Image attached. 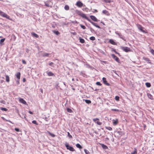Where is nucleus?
I'll use <instances>...</instances> for the list:
<instances>
[{"instance_id":"f257e3e1","label":"nucleus","mask_w":154,"mask_h":154,"mask_svg":"<svg viewBox=\"0 0 154 154\" xmlns=\"http://www.w3.org/2000/svg\"><path fill=\"white\" fill-rule=\"evenodd\" d=\"M75 13L78 14L79 15L81 16L82 17L85 19L90 23H91L93 25L99 28H100V26L97 25L96 23H94L91 21V20L89 19L88 17L86 16V14H84L82 12L78 10H76L75 11Z\"/></svg>"},{"instance_id":"f03ea898","label":"nucleus","mask_w":154,"mask_h":154,"mask_svg":"<svg viewBox=\"0 0 154 154\" xmlns=\"http://www.w3.org/2000/svg\"><path fill=\"white\" fill-rule=\"evenodd\" d=\"M137 27L138 29L143 32L145 33H148L147 31L141 25L137 24Z\"/></svg>"},{"instance_id":"7ed1b4c3","label":"nucleus","mask_w":154,"mask_h":154,"mask_svg":"<svg viewBox=\"0 0 154 154\" xmlns=\"http://www.w3.org/2000/svg\"><path fill=\"white\" fill-rule=\"evenodd\" d=\"M0 15L1 16L11 20V19L10 18V16L7 15L6 14L1 11L0 10Z\"/></svg>"},{"instance_id":"20e7f679","label":"nucleus","mask_w":154,"mask_h":154,"mask_svg":"<svg viewBox=\"0 0 154 154\" xmlns=\"http://www.w3.org/2000/svg\"><path fill=\"white\" fill-rule=\"evenodd\" d=\"M65 146L67 149L73 152L75 150L74 148L72 146H69V144L67 143H65Z\"/></svg>"},{"instance_id":"39448f33","label":"nucleus","mask_w":154,"mask_h":154,"mask_svg":"<svg viewBox=\"0 0 154 154\" xmlns=\"http://www.w3.org/2000/svg\"><path fill=\"white\" fill-rule=\"evenodd\" d=\"M121 49L124 51L126 52H130L131 51L130 48L127 47H122Z\"/></svg>"},{"instance_id":"423d86ee","label":"nucleus","mask_w":154,"mask_h":154,"mask_svg":"<svg viewBox=\"0 0 154 154\" xmlns=\"http://www.w3.org/2000/svg\"><path fill=\"white\" fill-rule=\"evenodd\" d=\"M93 121L99 125H101L102 124V123L99 121V119L98 118H95L93 119Z\"/></svg>"},{"instance_id":"0eeeda50","label":"nucleus","mask_w":154,"mask_h":154,"mask_svg":"<svg viewBox=\"0 0 154 154\" xmlns=\"http://www.w3.org/2000/svg\"><path fill=\"white\" fill-rule=\"evenodd\" d=\"M112 57L117 62L120 63V61L119 58L114 54L111 55Z\"/></svg>"},{"instance_id":"6e6552de","label":"nucleus","mask_w":154,"mask_h":154,"mask_svg":"<svg viewBox=\"0 0 154 154\" xmlns=\"http://www.w3.org/2000/svg\"><path fill=\"white\" fill-rule=\"evenodd\" d=\"M116 33L117 35L119 37L124 41H126L124 36L120 33H119L117 32H116Z\"/></svg>"},{"instance_id":"1a4fd4ad","label":"nucleus","mask_w":154,"mask_h":154,"mask_svg":"<svg viewBox=\"0 0 154 154\" xmlns=\"http://www.w3.org/2000/svg\"><path fill=\"white\" fill-rule=\"evenodd\" d=\"M76 5L79 7H81L83 6V4L81 2L78 1L76 3Z\"/></svg>"},{"instance_id":"9d476101","label":"nucleus","mask_w":154,"mask_h":154,"mask_svg":"<svg viewBox=\"0 0 154 154\" xmlns=\"http://www.w3.org/2000/svg\"><path fill=\"white\" fill-rule=\"evenodd\" d=\"M102 80L103 82V83H104V84L106 85H109V83L107 82V81H106V79L105 78L103 77L102 78Z\"/></svg>"},{"instance_id":"9b49d317","label":"nucleus","mask_w":154,"mask_h":154,"mask_svg":"<svg viewBox=\"0 0 154 154\" xmlns=\"http://www.w3.org/2000/svg\"><path fill=\"white\" fill-rule=\"evenodd\" d=\"M109 42L113 45H117V44L116 42L114 41L112 39H110L109 40Z\"/></svg>"},{"instance_id":"f8f14e48","label":"nucleus","mask_w":154,"mask_h":154,"mask_svg":"<svg viewBox=\"0 0 154 154\" xmlns=\"http://www.w3.org/2000/svg\"><path fill=\"white\" fill-rule=\"evenodd\" d=\"M90 17L92 20H94V21L97 22L98 20L94 16L91 15L90 16Z\"/></svg>"},{"instance_id":"ddd939ff","label":"nucleus","mask_w":154,"mask_h":154,"mask_svg":"<svg viewBox=\"0 0 154 154\" xmlns=\"http://www.w3.org/2000/svg\"><path fill=\"white\" fill-rule=\"evenodd\" d=\"M20 73L19 72H17L16 74V77L19 80L20 79Z\"/></svg>"},{"instance_id":"4468645a","label":"nucleus","mask_w":154,"mask_h":154,"mask_svg":"<svg viewBox=\"0 0 154 154\" xmlns=\"http://www.w3.org/2000/svg\"><path fill=\"white\" fill-rule=\"evenodd\" d=\"M143 60H144L146 61L147 62V63H149L150 64H152V63L150 62V60L149 59V58L145 57H143Z\"/></svg>"},{"instance_id":"2eb2a0df","label":"nucleus","mask_w":154,"mask_h":154,"mask_svg":"<svg viewBox=\"0 0 154 154\" xmlns=\"http://www.w3.org/2000/svg\"><path fill=\"white\" fill-rule=\"evenodd\" d=\"M19 101L23 103V104H26V101L23 99H22V98H20V99H19Z\"/></svg>"},{"instance_id":"dca6fc26","label":"nucleus","mask_w":154,"mask_h":154,"mask_svg":"<svg viewBox=\"0 0 154 154\" xmlns=\"http://www.w3.org/2000/svg\"><path fill=\"white\" fill-rule=\"evenodd\" d=\"M113 125H116L118 124V119H116V120H112Z\"/></svg>"},{"instance_id":"f3484780","label":"nucleus","mask_w":154,"mask_h":154,"mask_svg":"<svg viewBox=\"0 0 154 154\" xmlns=\"http://www.w3.org/2000/svg\"><path fill=\"white\" fill-rule=\"evenodd\" d=\"M102 13L103 14H106L108 16L109 15V12H108V11H106V10H103L102 11Z\"/></svg>"},{"instance_id":"a211bd4d","label":"nucleus","mask_w":154,"mask_h":154,"mask_svg":"<svg viewBox=\"0 0 154 154\" xmlns=\"http://www.w3.org/2000/svg\"><path fill=\"white\" fill-rule=\"evenodd\" d=\"M147 96L148 98L152 100H153V96L150 94H147Z\"/></svg>"},{"instance_id":"6ab92c4d","label":"nucleus","mask_w":154,"mask_h":154,"mask_svg":"<svg viewBox=\"0 0 154 154\" xmlns=\"http://www.w3.org/2000/svg\"><path fill=\"white\" fill-rule=\"evenodd\" d=\"M80 41V42L82 43H84L85 42V40L81 38V37H79V38Z\"/></svg>"},{"instance_id":"aec40b11","label":"nucleus","mask_w":154,"mask_h":154,"mask_svg":"<svg viewBox=\"0 0 154 154\" xmlns=\"http://www.w3.org/2000/svg\"><path fill=\"white\" fill-rule=\"evenodd\" d=\"M48 75L49 76H54V75L53 73L52 72H47Z\"/></svg>"},{"instance_id":"412c9836","label":"nucleus","mask_w":154,"mask_h":154,"mask_svg":"<svg viewBox=\"0 0 154 154\" xmlns=\"http://www.w3.org/2000/svg\"><path fill=\"white\" fill-rule=\"evenodd\" d=\"M31 35L34 37H35L36 38H38V35L36 34L35 33L32 32L31 33Z\"/></svg>"},{"instance_id":"4be33fe9","label":"nucleus","mask_w":154,"mask_h":154,"mask_svg":"<svg viewBox=\"0 0 154 154\" xmlns=\"http://www.w3.org/2000/svg\"><path fill=\"white\" fill-rule=\"evenodd\" d=\"M80 75H81L83 76L84 77H87L86 75L83 72H81L80 73Z\"/></svg>"},{"instance_id":"5701e85b","label":"nucleus","mask_w":154,"mask_h":154,"mask_svg":"<svg viewBox=\"0 0 154 154\" xmlns=\"http://www.w3.org/2000/svg\"><path fill=\"white\" fill-rule=\"evenodd\" d=\"M5 77L6 81L8 82H9L10 81V79L9 76L8 75H6Z\"/></svg>"},{"instance_id":"b1692460","label":"nucleus","mask_w":154,"mask_h":154,"mask_svg":"<svg viewBox=\"0 0 154 154\" xmlns=\"http://www.w3.org/2000/svg\"><path fill=\"white\" fill-rule=\"evenodd\" d=\"M100 145L104 149H107L108 148V147L103 144H100Z\"/></svg>"},{"instance_id":"393cba45","label":"nucleus","mask_w":154,"mask_h":154,"mask_svg":"<svg viewBox=\"0 0 154 154\" xmlns=\"http://www.w3.org/2000/svg\"><path fill=\"white\" fill-rule=\"evenodd\" d=\"M145 85L146 86L148 87L149 88L151 87V85L150 83L147 82L145 83Z\"/></svg>"},{"instance_id":"a878e982","label":"nucleus","mask_w":154,"mask_h":154,"mask_svg":"<svg viewBox=\"0 0 154 154\" xmlns=\"http://www.w3.org/2000/svg\"><path fill=\"white\" fill-rule=\"evenodd\" d=\"M48 133L52 137H54L55 136L54 134L51 133L49 131H48Z\"/></svg>"},{"instance_id":"bb28decb","label":"nucleus","mask_w":154,"mask_h":154,"mask_svg":"<svg viewBox=\"0 0 154 154\" xmlns=\"http://www.w3.org/2000/svg\"><path fill=\"white\" fill-rule=\"evenodd\" d=\"M76 146L77 147L79 148V149H82V146L80 145L79 143H77L76 145Z\"/></svg>"},{"instance_id":"cd10ccee","label":"nucleus","mask_w":154,"mask_h":154,"mask_svg":"<svg viewBox=\"0 0 154 154\" xmlns=\"http://www.w3.org/2000/svg\"><path fill=\"white\" fill-rule=\"evenodd\" d=\"M85 102L88 104H90L91 103V101L90 100H85Z\"/></svg>"},{"instance_id":"c85d7f7f","label":"nucleus","mask_w":154,"mask_h":154,"mask_svg":"<svg viewBox=\"0 0 154 154\" xmlns=\"http://www.w3.org/2000/svg\"><path fill=\"white\" fill-rule=\"evenodd\" d=\"M65 9L66 10H68L69 9V7L68 5H66L64 7Z\"/></svg>"},{"instance_id":"c756f323","label":"nucleus","mask_w":154,"mask_h":154,"mask_svg":"<svg viewBox=\"0 0 154 154\" xmlns=\"http://www.w3.org/2000/svg\"><path fill=\"white\" fill-rule=\"evenodd\" d=\"M49 55V54L48 53H45L43 55V57H48Z\"/></svg>"},{"instance_id":"7c9ffc66","label":"nucleus","mask_w":154,"mask_h":154,"mask_svg":"<svg viewBox=\"0 0 154 154\" xmlns=\"http://www.w3.org/2000/svg\"><path fill=\"white\" fill-rule=\"evenodd\" d=\"M5 38H4L1 39V40H0V44H1V45H2V43L4 42V41L5 40Z\"/></svg>"},{"instance_id":"2f4dec72","label":"nucleus","mask_w":154,"mask_h":154,"mask_svg":"<svg viewBox=\"0 0 154 154\" xmlns=\"http://www.w3.org/2000/svg\"><path fill=\"white\" fill-rule=\"evenodd\" d=\"M105 128H106V129H107V130H108L109 131H112V128L110 127H106Z\"/></svg>"},{"instance_id":"473e14b6","label":"nucleus","mask_w":154,"mask_h":154,"mask_svg":"<svg viewBox=\"0 0 154 154\" xmlns=\"http://www.w3.org/2000/svg\"><path fill=\"white\" fill-rule=\"evenodd\" d=\"M90 39L92 41H94L95 40V38L94 36H91L90 37Z\"/></svg>"},{"instance_id":"72a5a7b5","label":"nucleus","mask_w":154,"mask_h":154,"mask_svg":"<svg viewBox=\"0 0 154 154\" xmlns=\"http://www.w3.org/2000/svg\"><path fill=\"white\" fill-rule=\"evenodd\" d=\"M0 109L2 111H6L8 110V109L6 108L3 107H1Z\"/></svg>"},{"instance_id":"f704fd0d","label":"nucleus","mask_w":154,"mask_h":154,"mask_svg":"<svg viewBox=\"0 0 154 154\" xmlns=\"http://www.w3.org/2000/svg\"><path fill=\"white\" fill-rule=\"evenodd\" d=\"M137 149H135V150L133 151V152H131V154H137Z\"/></svg>"},{"instance_id":"c9c22d12","label":"nucleus","mask_w":154,"mask_h":154,"mask_svg":"<svg viewBox=\"0 0 154 154\" xmlns=\"http://www.w3.org/2000/svg\"><path fill=\"white\" fill-rule=\"evenodd\" d=\"M53 32L57 35H58L60 34V32L58 31H54Z\"/></svg>"},{"instance_id":"e433bc0d","label":"nucleus","mask_w":154,"mask_h":154,"mask_svg":"<svg viewBox=\"0 0 154 154\" xmlns=\"http://www.w3.org/2000/svg\"><path fill=\"white\" fill-rule=\"evenodd\" d=\"M106 3H110L111 2V0H103Z\"/></svg>"},{"instance_id":"4c0bfd02","label":"nucleus","mask_w":154,"mask_h":154,"mask_svg":"<svg viewBox=\"0 0 154 154\" xmlns=\"http://www.w3.org/2000/svg\"><path fill=\"white\" fill-rule=\"evenodd\" d=\"M84 150L86 154H90L89 152L86 149H85Z\"/></svg>"},{"instance_id":"58836bf2","label":"nucleus","mask_w":154,"mask_h":154,"mask_svg":"<svg viewBox=\"0 0 154 154\" xmlns=\"http://www.w3.org/2000/svg\"><path fill=\"white\" fill-rule=\"evenodd\" d=\"M67 112L70 113L72 112V111L71 109L69 108H67Z\"/></svg>"},{"instance_id":"ea45409f","label":"nucleus","mask_w":154,"mask_h":154,"mask_svg":"<svg viewBox=\"0 0 154 154\" xmlns=\"http://www.w3.org/2000/svg\"><path fill=\"white\" fill-rule=\"evenodd\" d=\"M32 123L36 125H38V124L35 120H33L32 121Z\"/></svg>"},{"instance_id":"a19ab883","label":"nucleus","mask_w":154,"mask_h":154,"mask_svg":"<svg viewBox=\"0 0 154 154\" xmlns=\"http://www.w3.org/2000/svg\"><path fill=\"white\" fill-rule=\"evenodd\" d=\"M150 52L152 54V55H154V50L153 49H151L150 50Z\"/></svg>"},{"instance_id":"79ce46f5","label":"nucleus","mask_w":154,"mask_h":154,"mask_svg":"<svg viewBox=\"0 0 154 154\" xmlns=\"http://www.w3.org/2000/svg\"><path fill=\"white\" fill-rule=\"evenodd\" d=\"M80 26L83 29H85L86 28V27L85 26L82 25L81 24L80 25Z\"/></svg>"},{"instance_id":"37998d69","label":"nucleus","mask_w":154,"mask_h":154,"mask_svg":"<svg viewBox=\"0 0 154 154\" xmlns=\"http://www.w3.org/2000/svg\"><path fill=\"white\" fill-rule=\"evenodd\" d=\"M119 97L118 96H116L115 97V99L117 101H119Z\"/></svg>"},{"instance_id":"c03bdc74","label":"nucleus","mask_w":154,"mask_h":154,"mask_svg":"<svg viewBox=\"0 0 154 154\" xmlns=\"http://www.w3.org/2000/svg\"><path fill=\"white\" fill-rule=\"evenodd\" d=\"M67 134H68V136L69 138H72V136L70 134V133L69 132H68L67 133Z\"/></svg>"},{"instance_id":"a18cd8bd","label":"nucleus","mask_w":154,"mask_h":154,"mask_svg":"<svg viewBox=\"0 0 154 154\" xmlns=\"http://www.w3.org/2000/svg\"><path fill=\"white\" fill-rule=\"evenodd\" d=\"M111 110L113 111H117V112H119L120 111L118 109H111Z\"/></svg>"},{"instance_id":"49530a36","label":"nucleus","mask_w":154,"mask_h":154,"mask_svg":"<svg viewBox=\"0 0 154 154\" xmlns=\"http://www.w3.org/2000/svg\"><path fill=\"white\" fill-rule=\"evenodd\" d=\"M96 84L97 85H99V86H101L102 85V84H101V83L99 82H97L96 83Z\"/></svg>"},{"instance_id":"de8ad7c7","label":"nucleus","mask_w":154,"mask_h":154,"mask_svg":"<svg viewBox=\"0 0 154 154\" xmlns=\"http://www.w3.org/2000/svg\"><path fill=\"white\" fill-rule=\"evenodd\" d=\"M22 62L24 64H26V61L24 60H22Z\"/></svg>"},{"instance_id":"09e8293b","label":"nucleus","mask_w":154,"mask_h":154,"mask_svg":"<svg viewBox=\"0 0 154 154\" xmlns=\"http://www.w3.org/2000/svg\"><path fill=\"white\" fill-rule=\"evenodd\" d=\"M15 129V131H17V132H19V128H15V129Z\"/></svg>"},{"instance_id":"8fccbe9b","label":"nucleus","mask_w":154,"mask_h":154,"mask_svg":"<svg viewBox=\"0 0 154 154\" xmlns=\"http://www.w3.org/2000/svg\"><path fill=\"white\" fill-rule=\"evenodd\" d=\"M0 102L1 103H3V104H5V102L4 100H2Z\"/></svg>"},{"instance_id":"3c124183","label":"nucleus","mask_w":154,"mask_h":154,"mask_svg":"<svg viewBox=\"0 0 154 154\" xmlns=\"http://www.w3.org/2000/svg\"><path fill=\"white\" fill-rule=\"evenodd\" d=\"M54 64L53 63L51 62L50 63H49V65L50 66H52V65Z\"/></svg>"},{"instance_id":"603ef678","label":"nucleus","mask_w":154,"mask_h":154,"mask_svg":"<svg viewBox=\"0 0 154 154\" xmlns=\"http://www.w3.org/2000/svg\"><path fill=\"white\" fill-rule=\"evenodd\" d=\"M113 51L116 54H118V53L116 51L115 49H113Z\"/></svg>"},{"instance_id":"864d4df0","label":"nucleus","mask_w":154,"mask_h":154,"mask_svg":"<svg viewBox=\"0 0 154 154\" xmlns=\"http://www.w3.org/2000/svg\"><path fill=\"white\" fill-rule=\"evenodd\" d=\"M40 91L42 93H43V90L42 89H40Z\"/></svg>"},{"instance_id":"5fc2aeb1","label":"nucleus","mask_w":154,"mask_h":154,"mask_svg":"<svg viewBox=\"0 0 154 154\" xmlns=\"http://www.w3.org/2000/svg\"><path fill=\"white\" fill-rule=\"evenodd\" d=\"M29 112L30 114H33V113L32 112H31V111H29Z\"/></svg>"},{"instance_id":"6e6d98bb","label":"nucleus","mask_w":154,"mask_h":154,"mask_svg":"<svg viewBox=\"0 0 154 154\" xmlns=\"http://www.w3.org/2000/svg\"><path fill=\"white\" fill-rule=\"evenodd\" d=\"M45 5H46V6H47V7H49V5H48V4H45Z\"/></svg>"},{"instance_id":"4d7b16f0","label":"nucleus","mask_w":154,"mask_h":154,"mask_svg":"<svg viewBox=\"0 0 154 154\" xmlns=\"http://www.w3.org/2000/svg\"><path fill=\"white\" fill-rule=\"evenodd\" d=\"M6 121H8V122H10V123H12V122H11L10 121H9V120H6Z\"/></svg>"},{"instance_id":"13d9d810","label":"nucleus","mask_w":154,"mask_h":154,"mask_svg":"<svg viewBox=\"0 0 154 154\" xmlns=\"http://www.w3.org/2000/svg\"><path fill=\"white\" fill-rule=\"evenodd\" d=\"M26 81V79L24 78L23 79V82H25Z\"/></svg>"},{"instance_id":"bf43d9fd","label":"nucleus","mask_w":154,"mask_h":154,"mask_svg":"<svg viewBox=\"0 0 154 154\" xmlns=\"http://www.w3.org/2000/svg\"><path fill=\"white\" fill-rule=\"evenodd\" d=\"M71 23H75V21H72L71 22Z\"/></svg>"},{"instance_id":"052dcab7","label":"nucleus","mask_w":154,"mask_h":154,"mask_svg":"<svg viewBox=\"0 0 154 154\" xmlns=\"http://www.w3.org/2000/svg\"><path fill=\"white\" fill-rule=\"evenodd\" d=\"M75 23H78V22L77 21H75Z\"/></svg>"},{"instance_id":"680f3d73","label":"nucleus","mask_w":154,"mask_h":154,"mask_svg":"<svg viewBox=\"0 0 154 154\" xmlns=\"http://www.w3.org/2000/svg\"><path fill=\"white\" fill-rule=\"evenodd\" d=\"M118 54L119 55V56H120V55L119 53H118V54Z\"/></svg>"},{"instance_id":"e2e57ef3","label":"nucleus","mask_w":154,"mask_h":154,"mask_svg":"<svg viewBox=\"0 0 154 154\" xmlns=\"http://www.w3.org/2000/svg\"><path fill=\"white\" fill-rule=\"evenodd\" d=\"M103 62H104V63H105L106 62V61H103Z\"/></svg>"},{"instance_id":"0e129e2a","label":"nucleus","mask_w":154,"mask_h":154,"mask_svg":"<svg viewBox=\"0 0 154 154\" xmlns=\"http://www.w3.org/2000/svg\"><path fill=\"white\" fill-rule=\"evenodd\" d=\"M95 11H96V12H97V10H95Z\"/></svg>"}]
</instances>
